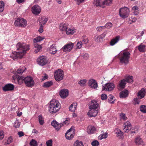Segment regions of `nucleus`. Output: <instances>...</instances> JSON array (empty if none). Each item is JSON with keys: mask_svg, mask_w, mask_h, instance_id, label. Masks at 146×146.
Returning a JSON list of instances; mask_svg holds the SVG:
<instances>
[{"mask_svg": "<svg viewBox=\"0 0 146 146\" xmlns=\"http://www.w3.org/2000/svg\"><path fill=\"white\" fill-rule=\"evenodd\" d=\"M16 47L17 50L19 51L15 52L10 56V57L14 60L22 58L25 54L27 51L29 49V45L23 42H18Z\"/></svg>", "mask_w": 146, "mask_h": 146, "instance_id": "obj_1", "label": "nucleus"}, {"mask_svg": "<svg viewBox=\"0 0 146 146\" xmlns=\"http://www.w3.org/2000/svg\"><path fill=\"white\" fill-rule=\"evenodd\" d=\"M61 105L59 102L55 100L50 101L48 107V111L50 113H55L59 111Z\"/></svg>", "mask_w": 146, "mask_h": 146, "instance_id": "obj_2", "label": "nucleus"}, {"mask_svg": "<svg viewBox=\"0 0 146 146\" xmlns=\"http://www.w3.org/2000/svg\"><path fill=\"white\" fill-rule=\"evenodd\" d=\"M130 55V53L129 52L126 51L121 52L118 56L120 62L125 64H127L129 62Z\"/></svg>", "mask_w": 146, "mask_h": 146, "instance_id": "obj_3", "label": "nucleus"}, {"mask_svg": "<svg viewBox=\"0 0 146 146\" xmlns=\"http://www.w3.org/2000/svg\"><path fill=\"white\" fill-rule=\"evenodd\" d=\"M133 77L129 76L125 79H123L118 83L117 88L119 90L121 91L124 88L127 82L131 83L133 82Z\"/></svg>", "mask_w": 146, "mask_h": 146, "instance_id": "obj_4", "label": "nucleus"}, {"mask_svg": "<svg viewBox=\"0 0 146 146\" xmlns=\"http://www.w3.org/2000/svg\"><path fill=\"white\" fill-rule=\"evenodd\" d=\"M54 75L55 80L57 81L61 80L64 77L63 71L59 69L54 72Z\"/></svg>", "mask_w": 146, "mask_h": 146, "instance_id": "obj_5", "label": "nucleus"}, {"mask_svg": "<svg viewBox=\"0 0 146 146\" xmlns=\"http://www.w3.org/2000/svg\"><path fill=\"white\" fill-rule=\"evenodd\" d=\"M129 13V9L126 7L121 8L119 10V15L123 18L128 17Z\"/></svg>", "mask_w": 146, "mask_h": 146, "instance_id": "obj_6", "label": "nucleus"}, {"mask_svg": "<svg viewBox=\"0 0 146 146\" xmlns=\"http://www.w3.org/2000/svg\"><path fill=\"white\" fill-rule=\"evenodd\" d=\"M27 21L23 18H18L14 23L15 26L22 27H25L27 26Z\"/></svg>", "mask_w": 146, "mask_h": 146, "instance_id": "obj_7", "label": "nucleus"}, {"mask_svg": "<svg viewBox=\"0 0 146 146\" xmlns=\"http://www.w3.org/2000/svg\"><path fill=\"white\" fill-rule=\"evenodd\" d=\"M115 87L114 84L112 83H108L102 86V90L111 91L113 90Z\"/></svg>", "mask_w": 146, "mask_h": 146, "instance_id": "obj_8", "label": "nucleus"}, {"mask_svg": "<svg viewBox=\"0 0 146 146\" xmlns=\"http://www.w3.org/2000/svg\"><path fill=\"white\" fill-rule=\"evenodd\" d=\"M37 61L38 64L42 66L47 63L48 60L46 56H40L37 59Z\"/></svg>", "mask_w": 146, "mask_h": 146, "instance_id": "obj_9", "label": "nucleus"}, {"mask_svg": "<svg viewBox=\"0 0 146 146\" xmlns=\"http://www.w3.org/2000/svg\"><path fill=\"white\" fill-rule=\"evenodd\" d=\"M24 82L27 86L32 87L35 84V82L32 77L27 76L24 78Z\"/></svg>", "mask_w": 146, "mask_h": 146, "instance_id": "obj_10", "label": "nucleus"}, {"mask_svg": "<svg viewBox=\"0 0 146 146\" xmlns=\"http://www.w3.org/2000/svg\"><path fill=\"white\" fill-rule=\"evenodd\" d=\"M74 44L71 42H69L65 45L63 47V51L66 52H68L73 48Z\"/></svg>", "mask_w": 146, "mask_h": 146, "instance_id": "obj_11", "label": "nucleus"}, {"mask_svg": "<svg viewBox=\"0 0 146 146\" xmlns=\"http://www.w3.org/2000/svg\"><path fill=\"white\" fill-rule=\"evenodd\" d=\"M74 136L73 133V131L72 129L71 128L68 130L65 133V137L66 139L68 140H71L73 138Z\"/></svg>", "mask_w": 146, "mask_h": 146, "instance_id": "obj_12", "label": "nucleus"}, {"mask_svg": "<svg viewBox=\"0 0 146 146\" xmlns=\"http://www.w3.org/2000/svg\"><path fill=\"white\" fill-rule=\"evenodd\" d=\"M33 13L35 15L39 14L41 10V8L37 5H35L32 7Z\"/></svg>", "mask_w": 146, "mask_h": 146, "instance_id": "obj_13", "label": "nucleus"}, {"mask_svg": "<svg viewBox=\"0 0 146 146\" xmlns=\"http://www.w3.org/2000/svg\"><path fill=\"white\" fill-rule=\"evenodd\" d=\"M99 106L97 101L95 100H92L91 101L90 104L89 108L90 109H96Z\"/></svg>", "mask_w": 146, "mask_h": 146, "instance_id": "obj_14", "label": "nucleus"}, {"mask_svg": "<svg viewBox=\"0 0 146 146\" xmlns=\"http://www.w3.org/2000/svg\"><path fill=\"white\" fill-rule=\"evenodd\" d=\"M87 113V115L90 117L96 116L98 112L97 110L95 109H90Z\"/></svg>", "mask_w": 146, "mask_h": 146, "instance_id": "obj_15", "label": "nucleus"}, {"mask_svg": "<svg viewBox=\"0 0 146 146\" xmlns=\"http://www.w3.org/2000/svg\"><path fill=\"white\" fill-rule=\"evenodd\" d=\"M14 88V86L13 85L11 84H8L3 87V89L4 91H7L13 90Z\"/></svg>", "mask_w": 146, "mask_h": 146, "instance_id": "obj_16", "label": "nucleus"}, {"mask_svg": "<svg viewBox=\"0 0 146 146\" xmlns=\"http://www.w3.org/2000/svg\"><path fill=\"white\" fill-rule=\"evenodd\" d=\"M96 131V128L92 126H89L87 129V131L89 134H91L95 133Z\"/></svg>", "mask_w": 146, "mask_h": 146, "instance_id": "obj_17", "label": "nucleus"}, {"mask_svg": "<svg viewBox=\"0 0 146 146\" xmlns=\"http://www.w3.org/2000/svg\"><path fill=\"white\" fill-rule=\"evenodd\" d=\"M146 91L145 89L144 88H142L138 92L137 96L140 99H141L144 97Z\"/></svg>", "mask_w": 146, "mask_h": 146, "instance_id": "obj_18", "label": "nucleus"}, {"mask_svg": "<svg viewBox=\"0 0 146 146\" xmlns=\"http://www.w3.org/2000/svg\"><path fill=\"white\" fill-rule=\"evenodd\" d=\"M103 0H94L93 2L94 6L104 8Z\"/></svg>", "mask_w": 146, "mask_h": 146, "instance_id": "obj_19", "label": "nucleus"}, {"mask_svg": "<svg viewBox=\"0 0 146 146\" xmlns=\"http://www.w3.org/2000/svg\"><path fill=\"white\" fill-rule=\"evenodd\" d=\"M88 84L91 88L94 89L98 87V85L96 81L94 79L90 80Z\"/></svg>", "mask_w": 146, "mask_h": 146, "instance_id": "obj_20", "label": "nucleus"}, {"mask_svg": "<svg viewBox=\"0 0 146 146\" xmlns=\"http://www.w3.org/2000/svg\"><path fill=\"white\" fill-rule=\"evenodd\" d=\"M51 124L57 131L63 125L62 123H61L59 124L56 121H52L51 122Z\"/></svg>", "mask_w": 146, "mask_h": 146, "instance_id": "obj_21", "label": "nucleus"}, {"mask_svg": "<svg viewBox=\"0 0 146 146\" xmlns=\"http://www.w3.org/2000/svg\"><path fill=\"white\" fill-rule=\"evenodd\" d=\"M68 95V90L64 89L61 90L60 92V95L61 98H64Z\"/></svg>", "mask_w": 146, "mask_h": 146, "instance_id": "obj_22", "label": "nucleus"}, {"mask_svg": "<svg viewBox=\"0 0 146 146\" xmlns=\"http://www.w3.org/2000/svg\"><path fill=\"white\" fill-rule=\"evenodd\" d=\"M106 34L105 32L99 36H95V41L99 43L103 40V39L105 37Z\"/></svg>", "mask_w": 146, "mask_h": 146, "instance_id": "obj_23", "label": "nucleus"}, {"mask_svg": "<svg viewBox=\"0 0 146 146\" xmlns=\"http://www.w3.org/2000/svg\"><path fill=\"white\" fill-rule=\"evenodd\" d=\"M134 142L137 145H143L144 143L142 139L139 136L136 137L134 140Z\"/></svg>", "mask_w": 146, "mask_h": 146, "instance_id": "obj_24", "label": "nucleus"}, {"mask_svg": "<svg viewBox=\"0 0 146 146\" xmlns=\"http://www.w3.org/2000/svg\"><path fill=\"white\" fill-rule=\"evenodd\" d=\"M76 31L73 27H70L69 26L68 27L66 32L68 35H73L76 32Z\"/></svg>", "mask_w": 146, "mask_h": 146, "instance_id": "obj_25", "label": "nucleus"}, {"mask_svg": "<svg viewBox=\"0 0 146 146\" xmlns=\"http://www.w3.org/2000/svg\"><path fill=\"white\" fill-rule=\"evenodd\" d=\"M56 47V46L55 44H53L51 45L49 49V51L50 53L52 54H54L56 53L57 50Z\"/></svg>", "mask_w": 146, "mask_h": 146, "instance_id": "obj_26", "label": "nucleus"}, {"mask_svg": "<svg viewBox=\"0 0 146 146\" xmlns=\"http://www.w3.org/2000/svg\"><path fill=\"white\" fill-rule=\"evenodd\" d=\"M68 26L67 24L62 23L59 25V29L60 31L66 32Z\"/></svg>", "mask_w": 146, "mask_h": 146, "instance_id": "obj_27", "label": "nucleus"}, {"mask_svg": "<svg viewBox=\"0 0 146 146\" xmlns=\"http://www.w3.org/2000/svg\"><path fill=\"white\" fill-rule=\"evenodd\" d=\"M48 19L44 17H42L39 19V23L41 25L44 26L48 21Z\"/></svg>", "mask_w": 146, "mask_h": 146, "instance_id": "obj_28", "label": "nucleus"}, {"mask_svg": "<svg viewBox=\"0 0 146 146\" xmlns=\"http://www.w3.org/2000/svg\"><path fill=\"white\" fill-rule=\"evenodd\" d=\"M128 90H125L120 93V97L121 98H124L128 96Z\"/></svg>", "mask_w": 146, "mask_h": 146, "instance_id": "obj_29", "label": "nucleus"}, {"mask_svg": "<svg viewBox=\"0 0 146 146\" xmlns=\"http://www.w3.org/2000/svg\"><path fill=\"white\" fill-rule=\"evenodd\" d=\"M34 46L36 48L35 50V52L36 53L38 52L42 48L41 45H39L37 43H34Z\"/></svg>", "mask_w": 146, "mask_h": 146, "instance_id": "obj_30", "label": "nucleus"}, {"mask_svg": "<svg viewBox=\"0 0 146 146\" xmlns=\"http://www.w3.org/2000/svg\"><path fill=\"white\" fill-rule=\"evenodd\" d=\"M77 105V104L75 103L71 104L69 107V110L74 112L76 110Z\"/></svg>", "mask_w": 146, "mask_h": 146, "instance_id": "obj_31", "label": "nucleus"}, {"mask_svg": "<svg viewBox=\"0 0 146 146\" xmlns=\"http://www.w3.org/2000/svg\"><path fill=\"white\" fill-rule=\"evenodd\" d=\"M132 10L135 15H137L139 13V8L137 6H133L132 7Z\"/></svg>", "mask_w": 146, "mask_h": 146, "instance_id": "obj_32", "label": "nucleus"}, {"mask_svg": "<svg viewBox=\"0 0 146 146\" xmlns=\"http://www.w3.org/2000/svg\"><path fill=\"white\" fill-rule=\"evenodd\" d=\"M139 51L145 52V45L141 43L139 46L138 48Z\"/></svg>", "mask_w": 146, "mask_h": 146, "instance_id": "obj_33", "label": "nucleus"}, {"mask_svg": "<svg viewBox=\"0 0 146 146\" xmlns=\"http://www.w3.org/2000/svg\"><path fill=\"white\" fill-rule=\"evenodd\" d=\"M119 37L117 36L115 38L112 39L110 42V44L111 46H113L119 40Z\"/></svg>", "mask_w": 146, "mask_h": 146, "instance_id": "obj_34", "label": "nucleus"}, {"mask_svg": "<svg viewBox=\"0 0 146 146\" xmlns=\"http://www.w3.org/2000/svg\"><path fill=\"white\" fill-rule=\"evenodd\" d=\"M24 78L22 76H20L17 78V80L18 83L19 84H21L23 81H24Z\"/></svg>", "mask_w": 146, "mask_h": 146, "instance_id": "obj_35", "label": "nucleus"}, {"mask_svg": "<svg viewBox=\"0 0 146 146\" xmlns=\"http://www.w3.org/2000/svg\"><path fill=\"white\" fill-rule=\"evenodd\" d=\"M87 80L86 79H81L78 82V84L81 86H84L86 85Z\"/></svg>", "mask_w": 146, "mask_h": 146, "instance_id": "obj_36", "label": "nucleus"}, {"mask_svg": "<svg viewBox=\"0 0 146 146\" xmlns=\"http://www.w3.org/2000/svg\"><path fill=\"white\" fill-rule=\"evenodd\" d=\"M108 133L106 132L104 133L101 134L98 137V138L100 140H102L103 139H106L108 137Z\"/></svg>", "mask_w": 146, "mask_h": 146, "instance_id": "obj_37", "label": "nucleus"}, {"mask_svg": "<svg viewBox=\"0 0 146 146\" xmlns=\"http://www.w3.org/2000/svg\"><path fill=\"white\" fill-rule=\"evenodd\" d=\"M26 68L25 67H20L17 70V73L18 74H21L25 70Z\"/></svg>", "mask_w": 146, "mask_h": 146, "instance_id": "obj_38", "label": "nucleus"}, {"mask_svg": "<svg viewBox=\"0 0 146 146\" xmlns=\"http://www.w3.org/2000/svg\"><path fill=\"white\" fill-rule=\"evenodd\" d=\"M53 84V82L51 81H48L44 83L43 86L45 88L49 87Z\"/></svg>", "mask_w": 146, "mask_h": 146, "instance_id": "obj_39", "label": "nucleus"}, {"mask_svg": "<svg viewBox=\"0 0 146 146\" xmlns=\"http://www.w3.org/2000/svg\"><path fill=\"white\" fill-rule=\"evenodd\" d=\"M73 146H84V145L82 141L77 140L74 142Z\"/></svg>", "mask_w": 146, "mask_h": 146, "instance_id": "obj_40", "label": "nucleus"}, {"mask_svg": "<svg viewBox=\"0 0 146 146\" xmlns=\"http://www.w3.org/2000/svg\"><path fill=\"white\" fill-rule=\"evenodd\" d=\"M104 2L103 3L104 7V5H109L111 4L112 3V0H103Z\"/></svg>", "mask_w": 146, "mask_h": 146, "instance_id": "obj_41", "label": "nucleus"}, {"mask_svg": "<svg viewBox=\"0 0 146 146\" xmlns=\"http://www.w3.org/2000/svg\"><path fill=\"white\" fill-rule=\"evenodd\" d=\"M38 119L39 123L41 125H43L44 123V119L42 115L38 116Z\"/></svg>", "mask_w": 146, "mask_h": 146, "instance_id": "obj_42", "label": "nucleus"}, {"mask_svg": "<svg viewBox=\"0 0 146 146\" xmlns=\"http://www.w3.org/2000/svg\"><path fill=\"white\" fill-rule=\"evenodd\" d=\"M44 38H42L40 36H38L33 40L34 42L36 43L37 42H40Z\"/></svg>", "mask_w": 146, "mask_h": 146, "instance_id": "obj_43", "label": "nucleus"}, {"mask_svg": "<svg viewBox=\"0 0 146 146\" xmlns=\"http://www.w3.org/2000/svg\"><path fill=\"white\" fill-rule=\"evenodd\" d=\"M131 127H126L123 126V130L125 133H128L130 130Z\"/></svg>", "mask_w": 146, "mask_h": 146, "instance_id": "obj_44", "label": "nucleus"}, {"mask_svg": "<svg viewBox=\"0 0 146 146\" xmlns=\"http://www.w3.org/2000/svg\"><path fill=\"white\" fill-rule=\"evenodd\" d=\"M30 145L31 146H37L36 141L34 139H32L31 141Z\"/></svg>", "mask_w": 146, "mask_h": 146, "instance_id": "obj_45", "label": "nucleus"}, {"mask_svg": "<svg viewBox=\"0 0 146 146\" xmlns=\"http://www.w3.org/2000/svg\"><path fill=\"white\" fill-rule=\"evenodd\" d=\"M140 98H134L133 99V102L135 104H139L140 102Z\"/></svg>", "mask_w": 146, "mask_h": 146, "instance_id": "obj_46", "label": "nucleus"}, {"mask_svg": "<svg viewBox=\"0 0 146 146\" xmlns=\"http://www.w3.org/2000/svg\"><path fill=\"white\" fill-rule=\"evenodd\" d=\"M140 110L143 112L146 113V106L141 105L140 107Z\"/></svg>", "mask_w": 146, "mask_h": 146, "instance_id": "obj_47", "label": "nucleus"}, {"mask_svg": "<svg viewBox=\"0 0 146 146\" xmlns=\"http://www.w3.org/2000/svg\"><path fill=\"white\" fill-rule=\"evenodd\" d=\"M115 130V133L118 136H121L123 135V133L120 129H116Z\"/></svg>", "mask_w": 146, "mask_h": 146, "instance_id": "obj_48", "label": "nucleus"}, {"mask_svg": "<svg viewBox=\"0 0 146 146\" xmlns=\"http://www.w3.org/2000/svg\"><path fill=\"white\" fill-rule=\"evenodd\" d=\"M4 3L3 1H0V12H2L4 9Z\"/></svg>", "mask_w": 146, "mask_h": 146, "instance_id": "obj_49", "label": "nucleus"}, {"mask_svg": "<svg viewBox=\"0 0 146 146\" xmlns=\"http://www.w3.org/2000/svg\"><path fill=\"white\" fill-rule=\"evenodd\" d=\"M131 131V133H135L137 132L138 130V128L137 127H133L131 128L130 129Z\"/></svg>", "mask_w": 146, "mask_h": 146, "instance_id": "obj_50", "label": "nucleus"}, {"mask_svg": "<svg viewBox=\"0 0 146 146\" xmlns=\"http://www.w3.org/2000/svg\"><path fill=\"white\" fill-rule=\"evenodd\" d=\"M91 144L92 146H98L99 145V143L97 140H95Z\"/></svg>", "mask_w": 146, "mask_h": 146, "instance_id": "obj_51", "label": "nucleus"}, {"mask_svg": "<svg viewBox=\"0 0 146 146\" xmlns=\"http://www.w3.org/2000/svg\"><path fill=\"white\" fill-rule=\"evenodd\" d=\"M82 42L81 41H79L77 42V44H76V46H77V48L78 49H80L82 47Z\"/></svg>", "mask_w": 146, "mask_h": 146, "instance_id": "obj_52", "label": "nucleus"}, {"mask_svg": "<svg viewBox=\"0 0 146 146\" xmlns=\"http://www.w3.org/2000/svg\"><path fill=\"white\" fill-rule=\"evenodd\" d=\"M20 125V123L18 121V120H16L15 122L14 127L15 128H18L19 127Z\"/></svg>", "mask_w": 146, "mask_h": 146, "instance_id": "obj_53", "label": "nucleus"}, {"mask_svg": "<svg viewBox=\"0 0 146 146\" xmlns=\"http://www.w3.org/2000/svg\"><path fill=\"white\" fill-rule=\"evenodd\" d=\"M112 24L111 23H107L104 26L105 27V28H107L109 29L112 26Z\"/></svg>", "mask_w": 146, "mask_h": 146, "instance_id": "obj_54", "label": "nucleus"}, {"mask_svg": "<svg viewBox=\"0 0 146 146\" xmlns=\"http://www.w3.org/2000/svg\"><path fill=\"white\" fill-rule=\"evenodd\" d=\"M123 126H125L126 127H131V124L129 121H127L124 123Z\"/></svg>", "mask_w": 146, "mask_h": 146, "instance_id": "obj_55", "label": "nucleus"}, {"mask_svg": "<svg viewBox=\"0 0 146 146\" xmlns=\"http://www.w3.org/2000/svg\"><path fill=\"white\" fill-rule=\"evenodd\" d=\"M105 29V27L104 26H100L98 27L96 29L97 31H103Z\"/></svg>", "mask_w": 146, "mask_h": 146, "instance_id": "obj_56", "label": "nucleus"}, {"mask_svg": "<svg viewBox=\"0 0 146 146\" xmlns=\"http://www.w3.org/2000/svg\"><path fill=\"white\" fill-rule=\"evenodd\" d=\"M120 118L121 119H123L124 121L126 120L127 119L125 115L123 113H121L120 115Z\"/></svg>", "mask_w": 146, "mask_h": 146, "instance_id": "obj_57", "label": "nucleus"}, {"mask_svg": "<svg viewBox=\"0 0 146 146\" xmlns=\"http://www.w3.org/2000/svg\"><path fill=\"white\" fill-rule=\"evenodd\" d=\"M81 56L85 59H87L89 57L88 54L87 53H84L81 54Z\"/></svg>", "mask_w": 146, "mask_h": 146, "instance_id": "obj_58", "label": "nucleus"}, {"mask_svg": "<svg viewBox=\"0 0 146 146\" xmlns=\"http://www.w3.org/2000/svg\"><path fill=\"white\" fill-rule=\"evenodd\" d=\"M52 140L50 139L46 142L47 146H52Z\"/></svg>", "mask_w": 146, "mask_h": 146, "instance_id": "obj_59", "label": "nucleus"}, {"mask_svg": "<svg viewBox=\"0 0 146 146\" xmlns=\"http://www.w3.org/2000/svg\"><path fill=\"white\" fill-rule=\"evenodd\" d=\"M13 141V139L11 137H9L7 139V144H10Z\"/></svg>", "mask_w": 146, "mask_h": 146, "instance_id": "obj_60", "label": "nucleus"}, {"mask_svg": "<svg viewBox=\"0 0 146 146\" xmlns=\"http://www.w3.org/2000/svg\"><path fill=\"white\" fill-rule=\"evenodd\" d=\"M69 120L70 119L69 118H66L65 121L63 122V123H62L63 124V125H64V124L66 125H68L70 122Z\"/></svg>", "mask_w": 146, "mask_h": 146, "instance_id": "obj_61", "label": "nucleus"}, {"mask_svg": "<svg viewBox=\"0 0 146 146\" xmlns=\"http://www.w3.org/2000/svg\"><path fill=\"white\" fill-rule=\"evenodd\" d=\"M113 98L114 97L113 96H110L109 98H108L109 102L111 104H113L114 103V101H112V100H113Z\"/></svg>", "mask_w": 146, "mask_h": 146, "instance_id": "obj_62", "label": "nucleus"}, {"mask_svg": "<svg viewBox=\"0 0 146 146\" xmlns=\"http://www.w3.org/2000/svg\"><path fill=\"white\" fill-rule=\"evenodd\" d=\"M107 98V95L106 94H103L101 95V99L102 100H105Z\"/></svg>", "mask_w": 146, "mask_h": 146, "instance_id": "obj_63", "label": "nucleus"}, {"mask_svg": "<svg viewBox=\"0 0 146 146\" xmlns=\"http://www.w3.org/2000/svg\"><path fill=\"white\" fill-rule=\"evenodd\" d=\"M82 41L85 44L88 43L89 41V40L88 38H83L82 39Z\"/></svg>", "mask_w": 146, "mask_h": 146, "instance_id": "obj_64", "label": "nucleus"}]
</instances>
